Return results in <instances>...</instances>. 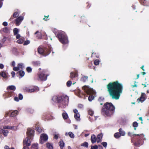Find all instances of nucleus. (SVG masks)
I'll return each mask as SVG.
<instances>
[{"label": "nucleus", "instance_id": "f257e3e1", "mask_svg": "<svg viewBox=\"0 0 149 149\" xmlns=\"http://www.w3.org/2000/svg\"><path fill=\"white\" fill-rule=\"evenodd\" d=\"M107 88L110 95L113 99L117 100L119 99L123 90L122 84L119 83L117 81L111 82L107 85Z\"/></svg>", "mask_w": 149, "mask_h": 149}, {"label": "nucleus", "instance_id": "f03ea898", "mask_svg": "<svg viewBox=\"0 0 149 149\" xmlns=\"http://www.w3.org/2000/svg\"><path fill=\"white\" fill-rule=\"evenodd\" d=\"M52 100L54 102L58 103L59 107L64 108L68 105L69 98L67 95L54 96L52 97Z\"/></svg>", "mask_w": 149, "mask_h": 149}, {"label": "nucleus", "instance_id": "7ed1b4c3", "mask_svg": "<svg viewBox=\"0 0 149 149\" xmlns=\"http://www.w3.org/2000/svg\"><path fill=\"white\" fill-rule=\"evenodd\" d=\"M115 109L114 106L111 103L107 102L104 104V107L103 108L102 112L104 115L110 116L113 114Z\"/></svg>", "mask_w": 149, "mask_h": 149}, {"label": "nucleus", "instance_id": "20e7f679", "mask_svg": "<svg viewBox=\"0 0 149 149\" xmlns=\"http://www.w3.org/2000/svg\"><path fill=\"white\" fill-rule=\"evenodd\" d=\"M58 38L59 41L63 44H66L68 43V37L64 32L62 31H58L55 34Z\"/></svg>", "mask_w": 149, "mask_h": 149}, {"label": "nucleus", "instance_id": "39448f33", "mask_svg": "<svg viewBox=\"0 0 149 149\" xmlns=\"http://www.w3.org/2000/svg\"><path fill=\"white\" fill-rule=\"evenodd\" d=\"M38 52L44 56L48 55L50 52V50L47 48L45 47H39L38 49Z\"/></svg>", "mask_w": 149, "mask_h": 149}, {"label": "nucleus", "instance_id": "423d86ee", "mask_svg": "<svg viewBox=\"0 0 149 149\" xmlns=\"http://www.w3.org/2000/svg\"><path fill=\"white\" fill-rule=\"evenodd\" d=\"M82 89L88 95H95L96 94V92L95 91L88 86H84L82 87Z\"/></svg>", "mask_w": 149, "mask_h": 149}, {"label": "nucleus", "instance_id": "0eeeda50", "mask_svg": "<svg viewBox=\"0 0 149 149\" xmlns=\"http://www.w3.org/2000/svg\"><path fill=\"white\" fill-rule=\"evenodd\" d=\"M46 71H47L46 70H43L41 72H40L39 73L38 75V80H39L45 81L47 80V77L49 75L45 74Z\"/></svg>", "mask_w": 149, "mask_h": 149}, {"label": "nucleus", "instance_id": "6e6552de", "mask_svg": "<svg viewBox=\"0 0 149 149\" xmlns=\"http://www.w3.org/2000/svg\"><path fill=\"white\" fill-rule=\"evenodd\" d=\"M48 137L47 134H42L40 137V141L41 144H43L44 142L47 141Z\"/></svg>", "mask_w": 149, "mask_h": 149}, {"label": "nucleus", "instance_id": "1a4fd4ad", "mask_svg": "<svg viewBox=\"0 0 149 149\" xmlns=\"http://www.w3.org/2000/svg\"><path fill=\"white\" fill-rule=\"evenodd\" d=\"M32 139H31L29 137H27L24 140L23 145L24 146H26L28 147L31 145V140Z\"/></svg>", "mask_w": 149, "mask_h": 149}, {"label": "nucleus", "instance_id": "9d476101", "mask_svg": "<svg viewBox=\"0 0 149 149\" xmlns=\"http://www.w3.org/2000/svg\"><path fill=\"white\" fill-rule=\"evenodd\" d=\"M73 112L75 113L74 115V118L77 121H79L81 119L80 118V115L79 112H78V110L76 109H74L73 110Z\"/></svg>", "mask_w": 149, "mask_h": 149}, {"label": "nucleus", "instance_id": "9b49d317", "mask_svg": "<svg viewBox=\"0 0 149 149\" xmlns=\"http://www.w3.org/2000/svg\"><path fill=\"white\" fill-rule=\"evenodd\" d=\"M23 19V17L21 16L18 17L15 20V23L16 25L17 26H19L21 24Z\"/></svg>", "mask_w": 149, "mask_h": 149}, {"label": "nucleus", "instance_id": "f8f14e48", "mask_svg": "<svg viewBox=\"0 0 149 149\" xmlns=\"http://www.w3.org/2000/svg\"><path fill=\"white\" fill-rule=\"evenodd\" d=\"M34 133V131L33 130L30 129H28L27 132V137H29L31 139H32L33 138V134Z\"/></svg>", "mask_w": 149, "mask_h": 149}, {"label": "nucleus", "instance_id": "ddd939ff", "mask_svg": "<svg viewBox=\"0 0 149 149\" xmlns=\"http://www.w3.org/2000/svg\"><path fill=\"white\" fill-rule=\"evenodd\" d=\"M78 76L77 71H75V72H72L70 73V77L72 80H73L74 78L77 77Z\"/></svg>", "mask_w": 149, "mask_h": 149}, {"label": "nucleus", "instance_id": "4468645a", "mask_svg": "<svg viewBox=\"0 0 149 149\" xmlns=\"http://www.w3.org/2000/svg\"><path fill=\"white\" fill-rule=\"evenodd\" d=\"M145 94L144 93H142L141 97L137 99V102L139 103L140 102H143L146 100L145 98Z\"/></svg>", "mask_w": 149, "mask_h": 149}, {"label": "nucleus", "instance_id": "2eb2a0df", "mask_svg": "<svg viewBox=\"0 0 149 149\" xmlns=\"http://www.w3.org/2000/svg\"><path fill=\"white\" fill-rule=\"evenodd\" d=\"M24 89L25 91L31 93L34 92V90L33 89V88H29L25 87L24 88Z\"/></svg>", "mask_w": 149, "mask_h": 149}, {"label": "nucleus", "instance_id": "dca6fc26", "mask_svg": "<svg viewBox=\"0 0 149 149\" xmlns=\"http://www.w3.org/2000/svg\"><path fill=\"white\" fill-rule=\"evenodd\" d=\"M0 75L4 79L7 78L8 75L6 74V72L3 71L0 72Z\"/></svg>", "mask_w": 149, "mask_h": 149}, {"label": "nucleus", "instance_id": "f3484780", "mask_svg": "<svg viewBox=\"0 0 149 149\" xmlns=\"http://www.w3.org/2000/svg\"><path fill=\"white\" fill-rule=\"evenodd\" d=\"M18 111L17 110H14L11 112L10 115V117H15L18 115Z\"/></svg>", "mask_w": 149, "mask_h": 149}, {"label": "nucleus", "instance_id": "a211bd4d", "mask_svg": "<svg viewBox=\"0 0 149 149\" xmlns=\"http://www.w3.org/2000/svg\"><path fill=\"white\" fill-rule=\"evenodd\" d=\"M102 137V134H100L98 135L97 137V142L98 143L101 141V139Z\"/></svg>", "mask_w": 149, "mask_h": 149}, {"label": "nucleus", "instance_id": "6ab92c4d", "mask_svg": "<svg viewBox=\"0 0 149 149\" xmlns=\"http://www.w3.org/2000/svg\"><path fill=\"white\" fill-rule=\"evenodd\" d=\"M91 140L92 143H94L96 142V141H97V138L95 135L93 134L91 135Z\"/></svg>", "mask_w": 149, "mask_h": 149}, {"label": "nucleus", "instance_id": "aec40b11", "mask_svg": "<svg viewBox=\"0 0 149 149\" xmlns=\"http://www.w3.org/2000/svg\"><path fill=\"white\" fill-rule=\"evenodd\" d=\"M19 15V14L18 12H15L13 15V16H12L9 19V20L11 21L13 19V17L14 18H16Z\"/></svg>", "mask_w": 149, "mask_h": 149}, {"label": "nucleus", "instance_id": "412c9836", "mask_svg": "<svg viewBox=\"0 0 149 149\" xmlns=\"http://www.w3.org/2000/svg\"><path fill=\"white\" fill-rule=\"evenodd\" d=\"M16 87L15 86L11 85L7 87V90L8 91L9 90H11L13 91H15L16 90Z\"/></svg>", "mask_w": 149, "mask_h": 149}, {"label": "nucleus", "instance_id": "4be33fe9", "mask_svg": "<svg viewBox=\"0 0 149 149\" xmlns=\"http://www.w3.org/2000/svg\"><path fill=\"white\" fill-rule=\"evenodd\" d=\"M47 147V148L48 149H53V145L52 143H49L48 142L46 143Z\"/></svg>", "mask_w": 149, "mask_h": 149}, {"label": "nucleus", "instance_id": "5701e85b", "mask_svg": "<svg viewBox=\"0 0 149 149\" xmlns=\"http://www.w3.org/2000/svg\"><path fill=\"white\" fill-rule=\"evenodd\" d=\"M119 133L120 134L121 136H124L125 134V131L123 130L122 128H120L119 129Z\"/></svg>", "mask_w": 149, "mask_h": 149}, {"label": "nucleus", "instance_id": "b1692460", "mask_svg": "<svg viewBox=\"0 0 149 149\" xmlns=\"http://www.w3.org/2000/svg\"><path fill=\"white\" fill-rule=\"evenodd\" d=\"M58 144L61 148H63L65 146V143L62 140L59 141Z\"/></svg>", "mask_w": 149, "mask_h": 149}, {"label": "nucleus", "instance_id": "393cba45", "mask_svg": "<svg viewBox=\"0 0 149 149\" xmlns=\"http://www.w3.org/2000/svg\"><path fill=\"white\" fill-rule=\"evenodd\" d=\"M36 37L38 39L41 38L42 37L41 33H40L39 31H38L35 33V35L37 34Z\"/></svg>", "mask_w": 149, "mask_h": 149}, {"label": "nucleus", "instance_id": "a878e982", "mask_svg": "<svg viewBox=\"0 0 149 149\" xmlns=\"http://www.w3.org/2000/svg\"><path fill=\"white\" fill-rule=\"evenodd\" d=\"M142 4L144 6H147V3H148L147 0H139Z\"/></svg>", "mask_w": 149, "mask_h": 149}, {"label": "nucleus", "instance_id": "bb28decb", "mask_svg": "<svg viewBox=\"0 0 149 149\" xmlns=\"http://www.w3.org/2000/svg\"><path fill=\"white\" fill-rule=\"evenodd\" d=\"M19 31V30L17 28H15L13 29V34L14 36L17 35Z\"/></svg>", "mask_w": 149, "mask_h": 149}, {"label": "nucleus", "instance_id": "cd10ccee", "mask_svg": "<svg viewBox=\"0 0 149 149\" xmlns=\"http://www.w3.org/2000/svg\"><path fill=\"white\" fill-rule=\"evenodd\" d=\"M128 135L130 136H134V135L139 136H141L143 135V134H134L132 133L129 132L128 133Z\"/></svg>", "mask_w": 149, "mask_h": 149}, {"label": "nucleus", "instance_id": "c85d7f7f", "mask_svg": "<svg viewBox=\"0 0 149 149\" xmlns=\"http://www.w3.org/2000/svg\"><path fill=\"white\" fill-rule=\"evenodd\" d=\"M13 92H8L6 93V97L8 98L11 96L13 95Z\"/></svg>", "mask_w": 149, "mask_h": 149}, {"label": "nucleus", "instance_id": "c756f323", "mask_svg": "<svg viewBox=\"0 0 149 149\" xmlns=\"http://www.w3.org/2000/svg\"><path fill=\"white\" fill-rule=\"evenodd\" d=\"M2 31L3 32L6 33H8L9 32V30L7 27H4L2 29Z\"/></svg>", "mask_w": 149, "mask_h": 149}, {"label": "nucleus", "instance_id": "7c9ffc66", "mask_svg": "<svg viewBox=\"0 0 149 149\" xmlns=\"http://www.w3.org/2000/svg\"><path fill=\"white\" fill-rule=\"evenodd\" d=\"M104 100V98L103 97H99L98 100L100 102V104L101 105H102L103 104L102 102H103Z\"/></svg>", "mask_w": 149, "mask_h": 149}, {"label": "nucleus", "instance_id": "2f4dec72", "mask_svg": "<svg viewBox=\"0 0 149 149\" xmlns=\"http://www.w3.org/2000/svg\"><path fill=\"white\" fill-rule=\"evenodd\" d=\"M88 79V77L87 76H83L81 79V80L84 82H86Z\"/></svg>", "mask_w": 149, "mask_h": 149}, {"label": "nucleus", "instance_id": "473e14b6", "mask_svg": "<svg viewBox=\"0 0 149 149\" xmlns=\"http://www.w3.org/2000/svg\"><path fill=\"white\" fill-rule=\"evenodd\" d=\"M62 115L64 119H67L68 117V114L66 112L63 113Z\"/></svg>", "mask_w": 149, "mask_h": 149}, {"label": "nucleus", "instance_id": "72a5a7b5", "mask_svg": "<svg viewBox=\"0 0 149 149\" xmlns=\"http://www.w3.org/2000/svg\"><path fill=\"white\" fill-rule=\"evenodd\" d=\"M17 73L21 77H23L25 74L24 72L22 70L20 71L17 72Z\"/></svg>", "mask_w": 149, "mask_h": 149}, {"label": "nucleus", "instance_id": "f704fd0d", "mask_svg": "<svg viewBox=\"0 0 149 149\" xmlns=\"http://www.w3.org/2000/svg\"><path fill=\"white\" fill-rule=\"evenodd\" d=\"M120 134L119 132H116L114 134V137L116 139H118L120 137Z\"/></svg>", "mask_w": 149, "mask_h": 149}, {"label": "nucleus", "instance_id": "c9c22d12", "mask_svg": "<svg viewBox=\"0 0 149 149\" xmlns=\"http://www.w3.org/2000/svg\"><path fill=\"white\" fill-rule=\"evenodd\" d=\"M33 64L35 66H39L40 65V62L39 61H36L33 62Z\"/></svg>", "mask_w": 149, "mask_h": 149}, {"label": "nucleus", "instance_id": "e433bc0d", "mask_svg": "<svg viewBox=\"0 0 149 149\" xmlns=\"http://www.w3.org/2000/svg\"><path fill=\"white\" fill-rule=\"evenodd\" d=\"M18 65L20 69H22L24 67V66H23V64L22 63H19L18 64Z\"/></svg>", "mask_w": 149, "mask_h": 149}, {"label": "nucleus", "instance_id": "4c0bfd02", "mask_svg": "<svg viewBox=\"0 0 149 149\" xmlns=\"http://www.w3.org/2000/svg\"><path fill=\"white\" fill-rule=\"evenodd\" d=\"M88 143L87 142H84L83 143L81 144V146L85 147L86 148H88Z\"/></svg>", "mask_w": 149, "mask_h": 149}, {"label": "nucleus", "instance_id": "58836bf2", "mask_svg": "<svg viewBox=\"0 0 149 149\" xmlns=\"http://www.w3.org/2000/svg\"><path fill=\"white\" fill-rule=\"evenodd\" d=\"M68 134L69 136L72 138H74V134L72 133V132H70L68 133Z\"/></svg>", "mask_w": 149, "mask_h": 149}, {"label": "nucleus", "instance_id": "ea45409f", "mask_svg": "<svg viewBox=\"0 0 149 149\" xmlns=\"http://www.w3.org/2000/svg\"><path fill=\"white\" fill-rule=\"evenodd\" d=\"M94 97L93 95H90L88 97V100L89 101L91 102L94 99Z\"/></svg>", "mask_w": 149, "mask_h": 149}, {"label": "nucleus", "instance_id": "a19ab883", "mask_svg": "<svg viewBox=\"0 0 149 149\" xmlns=\"http://www.w3.org/2000/svg\"><path fill=\"white\" fill-rule=\"evenodd\" d=\"M24 42V39L23 38L19 39L17 41V43L19 44H22Z\"/></svg>", "mask_w": 149, "mask_h": 149}, {"label": "nucleus", "instance_id": "79ce46f5", "mask_svg": "<svg viewBox=\"0 0 149 149\" xmlns=\"http://www.w3.org/2000/svg\"><path fill=\"white\" fill-rule=\"evenodd\" d=\"M36 129L37 131L39 133H40L42 131V129L39 127H36Z\"/></svg>", "mask_w": 149, "mask_h": 149}, {"label": "nucleus", "instance_id": "37998d69", "mask_svg": "<svg viewBox=\"0 0 149 149\" xmlns=\"http://www.w3.org/2000/svg\"><path fill=\"white\" fill-rule=\"evenodd\" d=\"M8 133V131L7 130H4L3 134L5 136H7Z\"/></svg>", "mask_w": 149, "mask_h": 149}, {"label": "nucleus", "instance_id": "c03bdc74", "mask_svg": "<svg viewBox=\"0 0 149 149\" xmlns=\"http://www.w3.org/2000/svg\"><path fill=\"white\" fill-rule=\"evenodd\" d=\"M133 126L134 127H137L138 126V124L136 122H134L133 123Z\"/></svg>", "mask_w": 149, "mask_h": 149}, {"label": "nucleus", "instance_id": "a18cd8bd", "mask_svg": "<svg viewBox=\"0 0 149 149\" xmlns=\"http://www.w3.org/2000/svg\"><path fill=\"white\" fill-rule=\"evenodd\" d=\"M72 81L70 80L68 81L66 83L67 86L68 87H70Z\"/></svg>", "mask_w": 149, "mask_h": 149}, {"label": "nucleus", "instance_id": "49530a36", "mask_svg": "<svg viewBox=\"0 0 149 149\" xmlns=\"http://www.w3.org/2000/svg\"><path fill=\"white\" fill-rule=\"evenodd\" d=\"M99 62H100V61H99V60L98 59H96V60H95L94 61V64L95 65H97L99 64Z\"/></svg>", "mask_w": 149, "mask_h": 149}, {"label": "nucleus", "instance_id": "de8ad7c7", "mask_svg": "<svg viewBox=\"0 0 149 149\" xmlns=\"http://www.w3.org/2000/svg\"><path fill=\"white\" fill-rule=\"evenodd\" d=\"M88 113L91 116H92L94 114V112L91 109L89 110L88 111Z\"/></svg>", "mask_w": 149, "mask_h": 149}, {"label": "nucleus", "instance_id": "09e8293b", "mask_svg": "<svg viewBox=\"0 0 149 149\" xmlns=\"http://www.w3.org/2000/svg\"><path fill=\"white\" fill-rule=\"evenodd\" d=\"M32 70V68L30 67H28L26 68V70L28 72H31Z\"/></svg>", "mask_w": 149, "mask_h": 149}, {"label": "nucleus", "instance_id": "8fccbe9b", "mask_svg": "<svg viewBox=\"0 0 149 149\" xmlns=\"http://www.w3.org/2000/svg\"><path fill=\"white\" fill-rule=\"evenodd\" d=\"M13 70L15 71H18L19 70H20L19 67L17 65V67H14L13 69Z\"/></svg>", "mask_w": 149, "mask_h": 149}, {"label": "nucleus", "instance_id": "3c124183", "mask_svg": "<svg viewBox=\"0 0 149 149\" xmlns=\"http://www.w3.org/2000/svg\"><path fill=\"white\" fill-rule=\"evenodd\" d=\"M101 144L105 148L107 147V144L106 142H104L101 143Z\"/></svg>", "mask_w": 149, "mask_h": 149}, {"label": "nucleus", "instance_id": "603ef678", "mask_svg": "<svg viewBox=\"0 0 149 149\" xmlns=\"http://www.w3.org/2000/svg\"><path fill=\"white\" fill-rule=\"evenodd\" d=\"M10 127H11V126H9V125L4 126L3 127V128L4 129H10Z\"/></svg>", "mask_w": 149, "mask_h": 149}, {"label": "nucleus", "instance_id": "864d4df0", "mask_svg": "<svg viewBox=\"0 0 149 149\" xmlns=\"http://www.w3.org/2000/svg\"><path fill=\"white\" fill-rule=\"evenodd\" d=\"M30 43V41L29 40H26L24 41V45H27Z\"/></svg>", "mask_w": 149, "mask_h": 149}, {"label": "nucleus", "instance_id": "5fc2aeb1", "mask_svg": "<svg viewBox=\"0 0 149 149\" xmlns=\"http://www.w3.org/2000/svg\"><path fill=\"white\" fill-rule=\"evenodd\" d=\"M17 127L16 126H11L10 129L13 130H16L17 129Z\"/></svg>", "mask_w": 149, "mask_h": 149}, {"label": "nucleus", "instance_id": "6e6d98bb", "mask_svg": "<svg viewBox=\"0 0 149 149\" xmlns=\"http://www.w3.org/2000/svg\"><path fill=\"white\" fill-rule=\"evenodd\" d=\"M19 100H22L23 98V96L21 94L19 93Z\"/></svg>", "mask_w": 149, "mask_h": 149}, {"label": "nucleus", "instance_id": "4d7b16f0", "mask_svg": "<svg viewBox=\"0 0 149 149\" xmlns=\"http://www.w3.org/2000/svg\"><path fill=\"white\" fill-rule=\"evenodd\" d=\"M98 146L97 145H95L94 146H91V149H97Z\"/></svg>", "mask_w": 149, "mask_h": 149}, {"label": "nucleus", "instance_id": "13d9d810", "mask_svg": "<svg viewBox=\"0 0 149 149\" xmlns=\"http://www.w3.org/2000/svg\"><path fill=\"white\" fill-rule=\"evenodd\" d=\"M5 149H15L14 147H11L10 148L8 146H5L4 147Z\"/></svg>", "mask_w": 149, "mask_h": 149}, {"label": "nucleus", "instance_id": "bf43d9fd", "mask_svg": "<svg viewBox=\"0 0 149 149\" xmlns=\"http://www.w3.org/2000/svg\"><path fill=\"white\" fill-rule=\"evenodd\" d=\"M59 134H55L54 135V138L56 139H57L58 137Z\"/></svg>", "mask_w": 149, "mask_h": 149}, {"label": "nucleus", "instance_id": "052dcab7", "mask_svg": "<svg viewBox=\"0 0 149 149\" xmlns=\"http://www.w3.org/2000/svg\"><path fill=\"white\" fill-rule=\"evenodd\" d=\"M33 89L34 90V91H38L39 90L37 86H35L33 88Z\"/></svg>", "mask_w": 149, "mask_h": 149}, {"label": "nucleus", "instance_id": "680f3d73", "mask_svg": "<svg viewBox=\"0 0 149 149\" xmlns=\"http://www.w3.org/2000/svg\"><path fill=\"white\" fill-rule=\"evenodd\" d=\"M14 100L15 101H16V102H18L19 101V98H18L17 97H15L14 98Z\"/></svg>", "mask_w": 149, "mask_h": 149}, {"label": "nucleus", "instance_id": "e2e57ef3", "mask_svg": "<svg viewBox=\"0 0 149 149\" xmlns=\"http://www.w3.org/2000/svg\"><path fill=\"white\" fill-rule=\"evenodd\" d=\"M3 25L5 26H6L8 25V23L6 22H4L3 23Z\"/></svg>", "mask_w": 149, "mask_h": 149}, {"label": "nucleus", "instance_id": "0e129e2a", "mask_svg": "<svg viewBox=\"0 0 149 149\" xmlns=\"http://www.w3.org/2000/svg\"><path fill=\"white\" fill-rule=\"evenodd\" d=\"M15 62L14 61H13L11 63V65L13 67L15 66Z\"/></svg>", "mask_w": 149, "mask_h": 149}, {"label": "nucleus", "instance_id": "69168bd1", "mask_svg": "<svg viewBox=\"0 0 149 149\" xmlns=\"http://www.w3.org/2000/svg\"><path fill=\"white\" fill-rule=\"evenodd\" d=\"M15 36H16V38L17 39L21 37L20 35L18 34H17Z\"/></svg>", "mask_w": 149, "mask_h": 149}, {"label": "nucleus", "instance_id": "338daca9", "mask_svg": "<svg viewBox=\"0 0 149 149\" xmlns=\"http://www.w3.org/2000/svg\"><path fill=\"white\" fill-rule=\"evenodd\" d=\"M4 67V65L2 63H0V68L1 69H3Z\"/></svg>", "mask_w": 149, "mask_h": 149}, {"label": "nucleus", "instance_id": "774afa93", "mask_svg": "<svg viewBox=\"0 0 149 149\" xmlns=\"http://www.w3.org/2000/svg\"><path fill=\"white\" fill-rule=\"evenodd\" d=\"M6 39H7V38H6V37L5 36L4 37L2 40V42H4L6 40Z\"/></svg>", "mask_w": 149, "mask_h": 149}]
</instances>
